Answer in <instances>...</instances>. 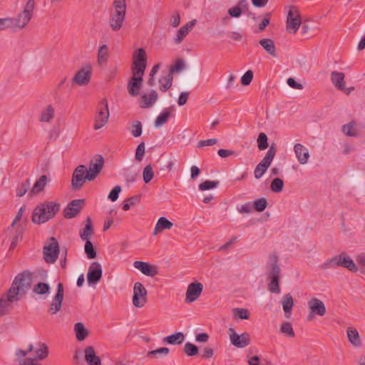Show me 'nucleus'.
<instances>
[{
	"label": "nucleus",
	"instance_id": "680f3d73",
	"mask_svg": "<svg viewBox=\"0 0 365 365\" xmlns=\"http://www.w3.org/2000/svg\"><path fill=\"white\" fill-rule=\"evenodd\" d=\"M184 352H185L190 356H193L197 354L198 348L196 345L190 342H187L184 346Z\"/></svg>",
	"mask_w": 365,
	"mask_h": 365
},
{
	"label": "nucleus",
	"instance_id": "5fc2aeb1",
	"mask_svg": "<svg viewBox=\"0 0 365 365\" xmlns=\"http://www.w3.org/2000/svg\"><path fill=\"white\" fill-rule=\"evenodd\" d=\"M154 177V172L150 165L145 167L143 171V178L145 183H148Z\"/></svg>",
	"mask_w": 365,
	"mask_h": 365
},
{
	"label": "nucleus",
	"instance_id": "a19ab883",
	"mask_svg": "<svg viewBox=\"0 0 365 365\" xmlns=\"http://www.w3.org/2000/svg\"><path fill=\"white\" fill-rule=\"evenodd\" d=\"M199 72L197 70L190 71L185 76V86H193L197 80Z\"/></svg>",
	"mask_w": 365,
	"mask_h": 365
},
{
	"label": "nucleus",
	"instance_id": "bf43d9fd",
	"mask_svg": "<svg viewBox=\"0 0 365 365\" xmlns=\"http://www.w3.org/2000/svg\"><path fill=\"white\" fill-rule=\"evenodd\" d=\"M34 349V346L32 344H29L26 350H23L19 349L15 352V356L16 357V360L18 361V364L19 363V360L24 359V358L30 352H31Z\"/></svg>",
	"mask_w": 365,
	"mask_h": 365
},
{
	"label": "nucleus",
	"instance_id": "6e6552de",
	"mask_svg": "<svg viewBox=\"0 0 365 365\" xmlns=\"http://www.w3.org/2000/svg\"><path fill=\"white\" fill-rule=\"evenodd\" d=\"M302 24L299 11L296 6H290L287 18V31L295 34Z\"/></svg>",
	"mask_w": 365,
	"mask_h": 365
},
{
	"label": "nucleus",
	"instance_id": "f704fd0d",
	"mask_svg": "<svg viewBox=\"0 0 365 365\" xmlns=\"http://www.w3.org/2000/svg\"><path fill=\"white\" fill-rule=\"evenodd\" d=\"M165 344L179 345L182 343V332L178 331L167 336L163 339Z\"/></svg>",
	"mask_w": 365,
	"mask_h": 365
},
{
	"label": "nucleus",
	"instance_id": "f8f14e48",
	"mask_svg": "<svg viewBox=\"0 0 365 365\" xmlns=\"http://www.w3.org/2000/svg\"><path fill=\"white\" fill-rule=\"evenodd\" d=\"M87 180L86 167L80 165L74 170L71 179V185L74 190H79Z\"/></svg>",
	"mask_w": 365,
	"mask_h": 365
},
{
	"label": "nucleus",
	"instance_id": "864d4df0",
	"mask_svg": "<svg viewBox=\"0 0 365 365\" xmlns=\"http://www.w3.org/2000/svg\"><path fill=\"white\" fill-rule=\"evenodd\" d=\"M233 315L235 319H248L250 318L249 311L243 308H235L233 309Z\"/></svg>",
	"mask_w": 365,
	"mask_h": 365
},
{
	"label": "nucleus",
	"instance_id": "423d86ee",
	"mask_svg": "<svg viewBox=\"0 0 365 365\" xmlns=\"http://www.w3.org/2000/svg\"><path fill=\"white\" fill-rule=\"evenodd\" d=\"M92 66L90 63L83 65L72 78V83L78 86H87L91 79Z\"/></svg>",
	"mask_w": 365,
	"mask_h": 365
},
{
	"label": "nucleus",
	"instance_id": "69168bd1",
	"mask_svg": "<svg viewBox=\"0 0 365 365\" xmlns=\"http://www.w3.org/2000/svg\"><path fill=\"white\" fill-rule=\"evenodd\" d=\"M131 133L134 137H139L142 134V125L140 121H135L131 128Z\"/></svg>",
	"mask_w": 365,
	"mask_h": 365
},
{
	"label": "nucleus",
	"instance_id": "e433bc0d",
	"mask_svg": "<svg viewBox=\"0 0 365 365\" xmlns=\"http://www.w3.org/2000/svg\"><path fill=\"white\" fill-rule=\"evenodd\" d=\"M259 43L272 56H276L274 42L271 38H262Z\"/></svg>",
	"mask_w": 365,
	"mask_h": 365
},
{
	"label": "nucleus",
	"instance_id": "cd10ccee",
	"mask_svg": "<svg viewBox=\"0 0 365 365\" xmlns=\"http://www.w3.org/2000/svg\"><path fill=\"white\" fill-rule=\"evenodd\" d=\"M345 75L342 72L338 71H332L331 73V81L332 83L335 86V87L340 91H346L345 81H344Z\"/></svg>",
	"mask_w": 365,
	"mask_h": 365
},
{
	"label": "nucleus",
	"instance_id": "7ed1b4c3",
	"mask_svg": "<svg viewBox=\"0 0 365 365\" xmlns=\"http://www.w3.org/2000/svg\"><path fill=\"white\" fill-rule=\"evenodd\" d=\"M31 273L24 272L16 276L9 290L20 299L31 288Z\"/></svg>",
	"mask_w": 365,
	"mask_h": 365
},
{
	"label": "nucleus",
	"instance_id": "13d9d810",
	"mask_svg": "<svg viewBox=\"0 0 365 365\" xmlns=\"http://www.w3.org/2000/svg\"><path fill=\"white\" fill-rule=\"evenodd\" d=\"M84 249L88 259H94L96 257V252L93 248L92 242L90 240L86 241Z\"/></svg>",
	"mask_w": 365,
	"mask_h": 365
},
{
	"label": "nucleus",
	"instance_id": "4d7b16f0",
	"mask_svg": "<svg viewBox=\"0 0 365 365\" xmlns=\"http://www.w3.org/2000/svg\"><path fill=\"white\" fill-rule=\"evenodd\" d=\"M30 187V181L26 180L25 182L19 184L16 188V195L18 197L24 196Z\"/></svg>",
	"mask_w": 365,
	"mask_h": 365
},
{
	"label": "nucleus",
	"instance_id": "1a4fd4ad",
	"mask_svg": "<svg viewBox=\"0 0 365 365\" xmlns=\"http://www.w3.org/2000/svg\"><path fill=\"white\" fill-rule=\"evenodd\" d=\"M182 69V59L178 58L174 65L171 66L169 73L166 76L161 77L159 79L160 89L162 91H166L172 85L173 75L175 73H180Z\"/></svg>",
	"mask_w": 365,
	"mask_h": 365
},
{
	"label": "nucleus",
	"instance_id": "2f4dec72",
	"mask_svg": "<svg viewBox=\"0 0 365 365\" xmlns=\"http://www.w3.org/2000/svg\"><path fill=\"white\" fill-rule=\"evenodd\" d=\"M93 235V229L92 226L91 219L88 217L86 220L85 227L80 231L79 235L82 240H89Z\"/></svg>",
	"mask_w": 365,
	"mask_h": 365
},
{
	"label": "nucleus",
	"instance_id": "774afa93",
	"mask_svg": "<svg viewBox=\"0 0 365 365\" xmlns=\"http://www.w3.org/2000/svg\"><path fill=\"white\" fill-rule=\"evenodd\" d=\"M272 13L268 12L265 14V17L262 19V22L259 24L258 29L259 31H262L270 23V17Z\"/></svg>",
	"mask_w": 365,
	"mask_h": 365
},
{
	"label": "nucleus",
	"instance_id": "338daca9",
	"mask_svg": "<svg viewBox=\"0 0 365 365\" xmlns=\"http://www.w3.org/2000/svg\"><path fill=\"white\" fill-rule=\"evenodd\" d=\"M121 192V187L120 185L115 186L110 193L108 194V198L112 202H115L118 200L119 193Z\"/></svg>",
	"mask_w": 365,
	"mask_h": 365
},
{
	"label": "nucleus",
	"instance_id": "dca6fc26",
	"mask_svg": "<svg viewBox=\"0 0 365 365\" xmlns=\"http://www.w3.org/2000/svg\"><path fill=\"white\" fill-rule=\"evenodd\" d=\"M19 299L8 290L7 293L0 297V317L9 313L12 303L19 301Z\"/></svg>",
	"mask_w": 365,
	"mask_h": 365
},
{
	"label": "nucleus",
	"instance_id": "79ce46f5",
	"mask_svg": "<svg viewBox=\"0 0 365 365\" xmlns=\"http://www.w3.org/2000/svg\"><path fill=\"white\" fill-rule=\"evenodd\" d=\"M48 346L44 343H41L38 348L35 351V358L34 359L42 360L48 356Z\"/></svg>",
	"mask_w": 365,
	"mask_h": 365
},
{
	"label": "nucleus",
	"instance_id": "09e8293b",
	"mask_svg": "<svg viewBox=\"0 0 365 365\" xmlns=\"http://www.w3.org/2000/svg\"><path fill=\"white\" fill-rule=\"evenodd\" d=\"M170 117V112L168 110H165L161 113L155 120V126L159 128L164 125Z\"/></svg>",
	"mask_w": 365,
	"mask_h": 365
},
{
	"label": "nucleus",
	"instance_id": "412c9836",
	"mask_svg": "<svg viewBox=\"0 0 365 365\" xmlns=\"http://www.w3.org/2000/svg\"><path fill=\"white\" fill-rule=\"evenodd\" d=\"M133 266L146 276L154 277L158 273V267L155 265L145 262L135 261L133 263Z\"/></svg>",
	"mask_w": 365,
	"mask_h": 365
},
{
	"label": "nucleus",
	"instance_id": "de8ad7c7",
	"mask_svg": "<svg viewBox=\"0 0 365 365\" xmlns=\"http://www.w3.org/2000/svg\"><path fill=\"white\" fill-rule=\"evenodd\" d=\"M50 290V287L48 284L44 282H38L36 285H35L33 288V292L37 294H48Z\"/></svg>",
	"mask_w": 365,
	"mask_h": 365
},
{
	"label": "nucleus",
	"instance_id": "3c124183",
	"mask_svg": "<svg viewBox=\"0 0 365 365\" xmlns=\"http://www.w3.org/2000/svg\"><path fill=\"white\" fill-rule=\"evenodd\" d=\"M108 56V48L107 45L101 46L98 52V61L100 64L106 62Z\"/></svg>",
	"mask_w": 365,
	"mask_h": 365
},
{
	"label": "nucleus",
	"instance_id": "2eb2a0df",
	"mask_svg": "<svg viewBox=\"0 0 365 365\" xmlns=\"http://www.w3.org/2000/svg\"><path fill=\"white\" fill-rule=\"evenodd\" d=\"M230 341L231 343L237 348H244L248 346L250 343V334L247 332L242 334H237L233 328H230Z\"/></svg>",
	"mask_w": 365,
	"mask_h": 365
},
{
	"label": "nucleus",
	"instance_id": "e2e57ef3",
	"mask_svg": "<svg viewBox=\"0 0 365 365\" xmlns=\"http://www.w3.org/2000/svg\"><path fill=\"white\" fill-rule=\"evenodd\" d=\"M145 146L143 142L140 143L135 150V158L137 161L140 162L145 155Z\"/></svg>",
	"mask_w": 365,
	"mask_h": 365
},
{
	"label": "nucleus",
	"instance_id": "0e129e2a",
	"mask_svg": "<svg viewBox=\"0 0 365 365\" xmlns=\"http://www.w3.org/2000/svg\"><path fill=\"white\" fill-rule=\"evenodd\" d=\"M253 79V72L249 70L245 73L241 78V84L242 86H248L250 84Z\"/></svg>",
	"mask_w": 365,
	"mask_h": 365
},
{
	"label": "nucleus",
	"instance_id": "052dcab7",
	"mask_svg": "<svg viewBox=\"0 0 365 365\" xmlns=\"http://www.w3.org/2000/svg\"><path fill=\"white\" fill-rule=\"evenodd\" d=\"M218 184H219V181L206 180V181L201 182L199 185V190L204 191V190L214 189V188L217 187Z\"/></svg>",
	"mask_w": 365,
	"mask_h": 365
},
{
	"label": "nucleus",
	"instance_id": "393cba45",
	"mask_svg": "<svg viewBox=\"0 0 365 365\" xmlns=\"http://www.w3.org/2000/svg\"><path fill=\"white\" fill-rule=\"evenodd\" d=\"M294 150L298 161L301 164L307 163L309 158L308 149L300 143H296Z\"/></svg>",
	"mask_w": 365,
	"mask_h": 365
},
{
	"label": "nucleus",
	"instance_id": "a211bd4d",
	"mask_svg": "<svg viewBox=\"0 0 365 365\" xmlns=\"http://www.w3.org/2000/svg\"><path fill=\"white\" fill-rule=\"evenodd\" d=\"M102 277V267L97 262H92L88 267L87 281L89 284H97Z\"/></svg>",
	"mask_w": 365,
	"mask_h": 365
},
{
	"label": "nucleus",
	"instance_id": "58836bf2",
	"mask_svg": "<svg viewBox=\"0 0 365 365\" xmlns=\"http://www.w3.org/2000/svg\"><path fill=\"white\" fill-rule=\"evenodd\" d=\"M169 349L167 347H161L155 350L148 351L147 356L153 359H158L161 357L166 356L169 354Z\"/></svg>",
	"mask_w": 365,
	"mask_h": 365
},
{
	"label": "nucleus",
	"instance_id": "c03bdc74",
	"mask_svg": "<svg viewBox=\"0 0 365 365\" xmlns=\"http://www.w3.org/2000/svg\"><path fill=\"white\" fill-rule=\"evenodd\" d=\"M126 1L125 0H114L113 7L110 11L121 12L126 14Z\"/></svg>",
	"mask_w": 365,
	"mask_h": 365
},
{
	"label": "nucleus",
	"instance_id": "f3484780",
	"mask_svg": "<svg viewBox=\"0 0 365 365\" xmlns=\"http://www.w3.org/2000/svg\"><path fill=\"white\" fill-rule=\"evenodd\" d=\"M103 165V158L101 156H97L92 160L89 165L88 170L86 169L87 180H93L101 173Z\"/></svg>",
	"mask_w": 365,
	"mask_h": 365
},
{
	"label": "nucleus",
	"instance_id": "4468645a",
	"mask_svg": "<svg viewBox=\"0 0 365 365\" xmlns=\"http://www.w3.org/2000/svg\"><path fill=\"white\" fill-rule=\"evenodd\" d=\"M202 290L203 284L201 282L195 281L190 283L186 291L185 301L187 303L195 302L200 297Z\"/></svg>",
	"mask_w": 365,
	"mask_h": 365
},
{
	"label": "nucleus",
	"instance_id": "c85d7f7f",
	"mask_svg": "<svg viewBox=\"0 0 365 365\" xmlns=\"http://www.w3.org/2000/svg\"><path fill=\"white\" fill-rule=\"evenodd\" d=\"M84 353L85 360L88 365H101V359L96 356L93 346H89L86 347Z\"/></svg>",
	"mask_w": 365,
	"mask_h": 365
},
{
	"label": "nucleus",
	"instance_id": "f257e3e1",
	"mask_svg": "<svg viewBox=\"0 0 365 365\" xmlns=\"http://www.w3.org/2000/svg\"><path fill=\"white\" fill-rule=\"evenodd\" d=\"M24 208L21 207L11 226L7 229V232L9 235H13L11 244L12 248L15 247L18 242L22 239V235L27 222V218L24 216Z\"/></svg>",
	"mask_w": 365,
	"mask_h": 365
},
{
	"label": "nucleus",
	"instance_id": "bb28decb",
	"mask_svg": "<svg viewBox=\"0 0 365 365\" xmlns=\"http://www.w3.org/2000/svg\"><path fill=\"white\" fill-rule=\"evenodd\" d=\"M173 224L165 217H160L155 226L153 235L156 236L165 230H170Z\"/></svg>",
	"mask_w": 365,
	"mask_h": 365
},
{
	"label": "nucleus",
	"instance_id": "5701e85b",
	"mask_svg": "<svg viewBox=\"0 0 365 365\" xmlns=\"http://www.w3.org/2000/svg\"><path fill=\"white\" fill-rule=\"evenodd\" d=\"M83 200H74L71 201L64 209V216L66 218H72L76 216L82 208Z\"/></svg>",
	"mask_w": 365,
	"mask_h": 365
},
{
	"label": "nucleus",
	"instance_id": "72a5a7b5",
	"mask_svg": "<svg viewBox=\"0 0 365 365\" xmlns=\"http://www.w3.org/2000/svg\"><path fill=\"white\" fill-rule=\"evenodd\" d=\"M74 332L78 341L85 340L88 336V331L82 322H78L74 325Z\"/></svg>",
	"mask_w": 365,
	"mask_h": 365
},
{
	"label": "nucleus",
	"instance_id": "49530a36",
	"mask_svg": "<svg viewBox=\"0 0 365 365\" xmlns=\"http://www.w3.org/2000/svg\"><path fill=\"white\" fill-rule=\"evenodd\" d=\"M284 187V181L279 178H275L270 184L271 190L274 192L279 193L282 191Z\"/></svg>",
	"mask_w": 365,
	"mask_h": 365
},
{
	"label": "nucleus",
	"instance_id": "473e14b6",
	"mask_svg": "<svg viewBox=\"0 0 365 365\" xmlns=\"http://www.w3.org/2000/svg\"><path fill=\"white\" fill-rule=\"evenodd\" d=\"M271 269L269 272L267 274V278H279L280 277V265L278 263V258L277 256H273L271 258Z\"/></svg>",
	"mask_w": 365,
	"mask_h": 365
},
{
	"label": "nucleus",
	"instance_id": "4be33fe9",
	"mask_svg": "<svg viewBox=\"0 0 365 365\" xmlns=\"http://www.w3.org/2000/svg\"><path fill=\"white\" fill-rule=\"evenodd\" d=\"M143 76L135 73H133L128 84V91L130 95L135 96L138 94L143 82Z\"/></svg>",
	"mask_w": 365,
	"mask_h": 365
},
{
	"label": "nucleus",
	"instance_id": "20e7f679",
	"mask_svg": "<svg viewBox=\"0 0 365 365\" xmlns=\"http://www.w3.org/2000/svg\"><path fill=\"white\" fill-rule=\"evenodd\" d=\"M35 8V1L28 0L24 6L23 10L15 18H10L13 29H22L30 22Z\"/></svg>",
	"mask_w": 365,
	"mask_h": 365
},
{
	"label": "nucleus",
	"instance_id": "9b49d317",
	"mask_svg": "<svg viewBox=\"0 0 365 365\" xmlns=\"http://www.w3.org/2000/svg\"><path fill=\"white\" fill-rule=\"evenodd\" d=\"M147 302V290L141 282H135L133 287V304L135 307H143Z\"/></svg>",
	"mask_w": 365,
	"mask_h": 365
},
{
	"label": "nucleus",
	"instance_id": "c9c22d12",
	"mask_svg": "<svg viewBox=\"0 0 365 365\" xmlns=\"http://www.w3.org/2000/svg\"><path fill=\"white\" fill-rule=\"evenodd\" d=\"M282 307L285 317L289 318L291 315V312L294 307V300L290 294H287L283 297Z\"/></svg>",
	"mask_w": 365,
	"mask_h": 365
},
{
	"label": "nucleus",
	"instance_id": "4c0bfd02",
	"mask_svg": "<svg viewBox=\"0 0 365 365\" xmlns=\"http://www.w3.org/2000/svg\"><path fill=\"white\" fill-rule=\"evenodd\" d=\"M46 182L47 177L43 175L34 183L30 191L31 195H34L41 192L44 189Z\"/></svg>",
	"mask_w": 365,
	"mask_h": 365
},
{
	"label": "nucleus",
	"instance_id": "f03ea898",
	"mask_svg": "<svg viewBox=\"0 0 365 365\" xmlns=\"http://www.w3.org/2000/svg\"><path fill=\"white\" fill-rule=\"evenodd\" d=\"M59 204L54 202L41 204L36 207L32 216V221L36 224L47 222L54 217L59 210Z\"/></svg>",
	"mask_w": 365,
	"mask_h": 365
},
{
	"label": "nucleus",
	"instance_id": "ddd939ff",
	"mask_svg": "<svg viewBox=\"0 0 365 365\" xmlns=\"http://www.w3.org/2000/svg\"><path fill=\"white\" fill-rule=\"evenodd\" d=\"M58 243L56 239L52 237L43 248V255L46 262L48 263L55 262L58 257Z\"/></svg>",
	"mask_w": 365,
	"mask_h": 365
},
{
	"label": "nucleus",
	"instance_id": "b1692460",
	"mask_svg": "<svg viewBox=\"0 0 365 365\" xmlns=\"http://www.w3.org/2000/svg\"><path fill=\"white\" fill-rule=\"evenodd\" d=\"M309 308L312 313L319 316H324L326 313V307L323 302L317 298L312 299L309 302Z\"/></svg>",
	"mask_w": 365,
	"mask_h": 365
},
{
	"label": "nucleus",
	"instance_id": "c756f323",
	"mask_svg": "<svg viewBox=\"0 0 365 365\" xmlns=\"http://www.w3.org/2000/svg\"><path fill=\"white\" fill-rule=\"evenodd\" d=\"M158 98L155 91L152 90L148 94H143L141 96V108H149L153 106Z\"/></svg>",
	"mask_w": 365,
	"mask_h": 365
},
{
	"label": "nucleus",
	"instance_id": "603ef678",
	"mask_svg": "<svg viewBox=\"0 0 365 365\" xmlns=\"http://www.w3.org/2000/svg\"><path fill=\"white\" fill-rule=\"evenodd\" d=\"M268 138L264 133H260L257 139V147L260 150H264L269 146L267 143Z\"/></svg>",
	"mask_w": 365,
	"mask_h": 365
},
{
	"label": "nucleus",
	"instance_id": "a878e982",
	"mask_svg": "<svg viewBox=\"0 0 365 365\" xmlns=\"http://www.w3.org/2000/svg\"><path fill=\"white\" fill-rule=\"evenodd\" d=\"M55 116V108L51 104L46 106L41 111L39 121L41 123H51Z\"/></svg>",
	"mask_w": 365,
	"mask_h": 365
},
{
	"label": "nucleus",
	"instance_id": "8fccbe9b",
	"mask_svg": "<svg viewBox=\"0 0 365 365\" xmlns=\"http://www.w3.org/2000/svg\"><path fill=\"white\" fill-rule=\"evenodd\" d=\"M280 331L287 337H294L295 334L292 328V325L289 322H283L280 327Z\"/></svg>",
	"mask_w": 365,
	"mask_h": 365
},
{
	"label": "nucleus",
	"instance_id": "aec40b11",
	"mask_svg": "<svg viewBox=\"0 0 365 365\" xmlns=\"http://www.w3.org/2000/svg\"><path fill=\"white\" fill-rule=\"evenodd\" d=\"M125 14L120 11H110L109 26L113 31H118L123 27Z\"/></svg>",
	"mask_w": 365,
	"mask_h": 365
},
{
	"label": "nucleus",
	"instance_id": "6e6d98bb",
	"mask_svg": "<svg viewBox=\"0 0 365 365\" xmlns=\"http://www.w3.org/2000/svg\"><path fill=\"white\" fill-rule=\"evenodd\" d=\"M355 123L351 121L342 126V132L347 136H356L357 133L354 130Z\"/></svg>",
	"mask_w": 365,
	"mask_h": 365
},
{
	"label": "nucleus",
	"instance_id": "ea45409f",
	"mask_svg": "<svg viewBox=\"0 0 365 365\" xmlns=\"http://www.w3.org/2000/svg\"><path fill=\"white\" fill-rule=\"evenodd\" d=\"M347 336L349 338V341L355 346H359L361 344L359 334L357 330L352 327H349L347 329Z\"/></svg>",
	"mask_w": 365,
	"mask_h": 365
},
{
	"label": "nucleus",
	"instance_id": "37998d69",
	"mask_svg": "<svg viewBox=\"0 0 365 365\" xmlns=\"http://www.w3.org/2000/svg\"><path fill=\"white\" fill-rule=\"evenodd\" d=\"M267 207V200L264 197H260L253 202V209L259 212H263Z\"/></svg>",
	"mask_w": 365,
	"mask_h": 365
},
{
	"label": "nucleus",
	"instance_id": "9d476101",
	"mask_svg": "<svg viewBox=\"0 0 365 365\" xmlns=\"http://www.w3.org/2000/svg\"><path fill=\"white\" fill-rule=\"evenodd\" d=\"M146 54L143 48L137 49L133 54V73L143 75L146 68Z\"/></svg>",
	"mask_w": 365,
	"mask_h": 365
},
{
	"label": "nucleus",
	"instance_id": "0eeeda50",
	"mask_svg": "<svg viewBox=\"0 0 365 365\" xmlns=\"http://www.w3.org/2000/svg\"><path fill=\"white\" fill-rule=\"evenodd\" d=\"M329 264H331L333 267H342L353 272H355L358 270V267L354 262L344 252L331 258L329 259Z\"/></svg>",
	"mask_w": 365,
	"mask_h": 365
},
{
	"label": "nucleus",
	"instance_id": "7c9ffc66",
	"mask_svg": "<svg viewBox=\"0 0 365 365\" xmlns=\"http://www.w3.org/2000/svg\"><path fill=\"white\" fill-rule=\"evenodd\" d=\"M276 153H277L276 145L274 143H272L270 145L266 155L259 162V164H260V166L264 167H264L269 168L276 155Z\"/></svg>",
	"mask_w": 365,
	"mask_h": 365
},
{
	"label": "nucleus",
	"instance_id": "39448f33",
	"mask_svg": "<svg viewBox=\"0 0 365 365\" xmlns=\"http://www.w3.org/2000/svg\"><path fill=\"white\" fill-rule=\"evenodd\" d=\"M110 116L108 105L106 98L101 100L98 106L97 112L94 118V130L103 128L108 120Z\"/></svg>",
	"mask_w": 365,
	"mask_h": 365
},
{
	"label": "nucleus",
	"instance_id": "6ab92c4d",
	"mask_svg": "<svg viewBox=\"0 0 365 365\" xmlns=\"http://www.w3.org/2000/svg\"><path fill=\"white\" fill-rule=\"evenodd\" d=\"M63 299V286L62 283L57 284V292L55 296L53 297L48 312L51 314H56L61 307L62 302Z\"/></svg>",
	"mask_w": 365,
	"mask_h": 365
},
{
	"label": "nucleus",
	"instance_id": "a18cd8bd",
	"mask_svg": "<svg viewBox=\"0 0 365 365\" xmlns=\"http://www.w3.org/2000/svg\"><path fill=\"white\" fill-rule=\"evenodd\" d=\"M269 280L268 284V289L272 293L279 294L280 293V287H279V278L274 277V278H267Z\"/></svg>",
	"mask_w": 365,
	"mask_h": 365
}]
</instances>
